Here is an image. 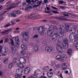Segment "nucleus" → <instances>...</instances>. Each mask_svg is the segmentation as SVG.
I'll list each match as a JSON object with an SVG mask.
<instances>
[{
	"mask_svg": "<svg viewBox=\"0 0 78 78\" xmlns=\"http://www.w3.org/2000/svg\"><path fill=\"white\" fill-rule=\"evenodd\" d=\"M21 47L22 48V50H25L27 49V46L25 45H24L23 44H22L21 46Z\"/></svg>",
	"mask_w": 78,
	"mask_h": 78,
	"instance_id": "6ab92c4d",
	"label": "nucleus"
},
{
	"mask_svg": "<svg viewBox=\"0 0 78 78\" xmlns=\"http://www.w3.org/2000/svg\"><path fill=\"white\" fill-rule=\"evenodd\" d=\"M62 57L61 55H58L56 56V58L57 59V60H59V59H61Z\"/></svg>",
	"mask_w": 78,
	"mask_h": 78,
	"instance_id": "5701e85b",
	"label": "nucleus"
},
{
	"mask_svg": "<svg viewBox=\"0 0 78 78\" xmlns=\"http://www.w3.org/2000/svg\"><path fill=\"white\" fill-rule=\"evenodd\" d=\"M30 72V68L27 67L24 69V73L25 74H28Z\"/></svg>",
	"mask_w": 78,
	"mask_h": 78,
	"instance_id": "ddd939ff",
	"label": "nucleus"
},
{
	"mask_svg": "<svg viewBox=\"0 0 78 78\" xmlns=\"http://www.w3.org/2000/svg\"><path fill=\"white\" fill-rule=\"evenodd\" d=\"M45 49L46 51L48 52H51V51H53V48L51 47L47 46L46 47Z\"/></svg>",
	"mask_w": 78,
	"mask_h": 78,
	"instance_id": "6e6552de",
	"label": "nucleus"
},
{
	"mask_svg": "<svg viewBox=\"0 0 78 78\" xmlns=\"http://www.w3.org/2000/svg\"><path fill=\"white\" fill-rule=\"evenodd\" d=\"M12 30L11 29H9L7 30H4L0 32L1 34H4V35L8 34L9 33L12 32Z\"/></svg>",
	"mask_w": 78,
	"mask_h": 78,
	"instance_id": "0eeeda50",
	"label": "nucleus"
},
{
	"mask_svg": "<svg viewBox=\"0 0 78 78\" xmlns=\"http://www.w3.org/2000/svg\"><path fill=\"white\" fill-rule=\"evenodd\" d=\"M11 24V23H8L6 25L4 26V28H6L7 27H9Z\"/></svg>",
	"mask_w": 78,
	"mask_h": 78,
	"instance_id": "72a5a7b5",
	"label": "nucleus"
},
{
	"mask_svg": "<svg viewBox=\"0 0 78 78\" xmlns=\"http://www.w3.org/2000/svg\"><path fill=\"white\" fill-rule=\"evenodd\" d=\"M11 51L13 53H15L16 52V49L15 48V46H12L11 48Z\"/></svg>",
	"mask_w": 78,
	"mask_h": 78,
	"instance_id": "dca6fc26",
	"label": "nucleus"
},
{
	"mask_svg": "<svg viewBox=\"0 0 78 78\" xmlns=\"http://www.w3.org/2000/svg\"><path fill=\"white\" fill-rule=\"evenodd\" d=\"M74 38H75L74 39V41H75V42H76V41H77L78 40V35H76L74 37Z\"/></svg>",
	"mask_w": 78,
	"mask_h": 78,
	"instance_id": "7c9ffc66",
	"label": "nucleus"
},
{
	"mask_svg": "<svg viewBox=\"0 0 78 78\" xmlns=\"http://www.w3.org/2000/svg\"><path fill=\"white\" fill-rule=\"evenodd\" d=\"M19 37L17 36L15 38V41L16 42H19Z\"/></svg>",
	"mask_w": 78,
	"mask_h": 78,
	"instance_id": "c85d7f7f",
	"label": "nucleus"
},
{
	"mask_svg": "<svg viewBox=\"0 0 78 78\" xmlns=\"http://www.w3.org/2000/svg\"><path fill=\"white\" fill-rule=\"evenodd\" d=\"M11 43L12 45V46H14V41L12 40H11Z\"/></svg>",
	"mask_w": 78,
	"mask_h": 78,
	"instance_id": "58836bf2",
	"label": "nucleus"
},
{
	"mask_svg": "<svg viewBox=\"0 0 78 78\" xmlns=\"http://www.w3.org/2000/svg\"><path fill=\"white\" fill-rule=\"evenodd\" d=\"M63 3H64V1H59V3H60V4H62Z\"/></svg>",
	"mask_w": 78,
	"mask_h": 78,
	"instance_id": "bf43d9fd",
	"label": "nucleus"
},
{
	"mask_svg": "<svg viewBox=\"0 0 78 78\" xmlns=\"http://www.w3.org/2000/svg\"><path fill=\"white\" fill-rule=\"evenodd\" d=\"M11 23H12V25H15V24H16L15 23H14V22H13L12 21H11Z\"/></svg>",
	"mask_w": 78,
	"mask_h": 78,
	"instance_id": "8fccbe9b",
	"label": "nucleus"
},
{
	"mask_svg": "<svg viewBox=\"0 0 78 78\" xmlns=\"http://www.w3.org/2000/svg\"><path fill=\"white\" fill-rule=\"evenodd\" d=\"M51 8H53V9H58L57 8H56L54 7V6H51Z\"/></svg>",
	"mask_w": 78,
	"mask_h": 78,
	"instance_id": "4d7b16f0",
	"label": "nucleus"
},
{
	"mask_svg": "<svg viewBox=\"0 0 78 78\" xmlns=\"http://www.w3.org/2000/svg\"><path fill=\"white\" fill-rule=\"evenodd\" d=\"M59 34H58V33L57 31H56L55 32L54 34L52 36V40H53L54 39L57 38L58 36L59 38H61L62 37V35L61 33V32L59 31Z\"/></svg>",
	"mask_w": 78,
	"mask_h": 78,
	"instance_id": "f03ea898",
	"label": "nucleus"
},
{
	"mask_svg": "<svg viewBox=\"0 0 78 78\" xmlns=\"http://www.w3.org/2000/svg\"><path fill=\"white\" fill-rule=\"evenodd\" d=\"M27 7L29 9H31L33 8L32 6H31V5L29 4L27 5Z\"/></svg>",
	"mask_w": 78,
	"mask_h": 78,
	"instance_id": "cd10ccee",
	"label": "nucleus"
},
{
	"mask_svg": "<svg viewBox=\"0 0 78 78\" xmlns=\"http://www.w3.org/2000/svg\"><path fill=\"white\" fill-rule=\"evenodd\" d=\"M15 45L16 47L18 48L19 47V42H15Z\"/></svg>",
	"mask_w": 78,
	"mask_h": 78,
	"instance_id": "c756f323",
	"label": "nucleus"
},
{
	"mask_svg": "<svg viewBox=\"0 0 78 78\" xmlns=\"http://www.w3.org/2000/svg\"><path fill=\"white\" fill-rule=\"evenodd\" d=\"M72 51L71 49H69L67 51V52L68 55H71V53H72Z\"/></svg>",
	"mask_w": 78,
	"mask_h": 78,
	"instance_id": "bb28decb",
	"label": "nucleus"
},
{
	"mask_svg": "<svg viewBox=\"0 0 78 78\" xmlns=\"http://www.w3.org/2000/svg\"><path fill=\"white\" fill-rule=\"evenodd\" d=\"M70 30L71 33H72V34H73L75 33V29L74 27H71L70 29Z\"/></svg>",
	"mask_w": 78,
	"mask_h": 78,
	"instance_id": "4be33fe9",
	"label": "nucleus"
},
{
	"mask_svg": "<svg viewBox=\"0 0 78 78\" xmlns=\"http://www.w3.org/2000/svg\"><path fill=\"white\" fill-rule=\"evenodd\" d=\"M17 65L18 67H20L21 68H23L24 67V66L22 63H17Z\"/></svg>",
	"mask_w": 78,
	"mask_h": 78,
	"instance_id": "a211bd4d",
	"label": "nucleus"
},
{
	"mask_svg": "<svg viewBox=\"0 0 78 78\" xmlns=\"http://www.w3.org/2000/svg\"><path fill=\"white\" fill-rule=\"evenodd\" d=\"M62 67L63 68V70H65V69L67 68V65H66V63H64L62 66Z\"/></svg>",
	"mask_w": 78,
	"mask_h": 78,
	"instance_id": "393cba45",
	"label": "nucleus"
},
{
	"mask_svg": "<svg viewBox=\"0 0 78 78\" xmlns=\"http://www.w3.org/2000/svg\"><path fill=\"white\" fill-rule=\"evenodd\" d=\"M54 69L55 70H57V69H58L57 67H56V65L54 66Z\"/></svg>",
	"mask_w": 78,
	"mask_h": 78,
	"instance_id": "69168bd1",
	"label": "nucleus"
},
{
	"mask_svg": "<svg viewBox=\"0 0 78 78\" xmlns=\"http://www.w3.org/2000/svg\"><path fill=\"white\" fill-rule=\"evenodd\" d=\"M27 5V2H24L22 5V6H25V5Z\"/></svg>",
	"mask_w": 78,
	"mask_h": 78,
	"instance_id": "864d4df0",
	"label": "nucleus"
},
{
	"mask_svg": "<svg viewBox=\"0 0 78 78\" xmlns=\"http://www.w3.org/2000/svg\"><path fill=\"white\" fill-rule=\"evenodd\" d=\"M26 2L28 3H31V1L30 0H27Z\"/></svg>",
	"mask_w": 78,
	"mask_h": 78,
	"instance_id": "603ef678",
	"label": "nucleus"
},
{
	"mask_svg": "<svg viewBox=\"0 0 78 78\" xmlns=\"http://www.w3.org/2000/svg\"><path fill=\"white\" fill-rule=\"evenodd\" d=\"M58 26L59 27V28L63 33L65 32V29L64 26L61 24H58Z\"/></svg>",
	"mask_w": 78,
	"mask_h": 78,
	"instance_id": "9d476101",
	"label": "nucleus"
},
{
	"mask_svg": "<svg viewBox=\"0 0 78 78\" xmlns=\"http://www.w3.org/2000/svg\"><path fill=\"white\" fill-rule=\"evenodd\" d=\"M51 66L53 67L55 66H56V63H55V62H51Z\"/></svg>",
	"mask_w": 78,
	"mask_h": 78,
	"instance_id": "79ce46f5",
	"label": "nucleus"
},
{
	"mask_svg": "<svg viewBox=\"0 0 78 78\" xmlns=\"http://www.w3.org/2000/svg\"><path fill=\"white\" fill-rule=\"evenodd\" d=\"M16 8V6H12V7H10L9 8H8L7 9H8V10H10V9H11L13 8Z\"/></svg>",
	"mask_w": 78,
	"mask_h": 78,
	"instance_id": "c9c22d12",
	"label": "nucleus"
},
{
	"mask_svg": "<svg viewBox=\"0 0 78 78\" xmlns=\"http://www.w3.org/2000/svg\"><path fill=\"white\" fill-rule=\"evenodd\" d=\"M47 2H48V1H47V0H44V3H47Z\"/></svg>",
	"mask_w": 78,
	"mask_h": 78,
	"instance_id": "338daca9",
	"label": "nucleus"
},
{
	"mask_svg": "<svg viewBox=\"0 0 78 78\" xmlns=\"http://www.w3.org/2000/svg\"><path fill=\"white\" fill-rule=\"evenodd\" d=\"M66 29L69 30V25H67L66 27Z\"/></svg>",
	"mask_w": 78,
	"mask_h": 78,
	"instance_id": "3c124183",
	"label": "nucleus"
},
{
	"mask_svg": "<svg viewBox=\"0 0 78 78\" xmlns=\"http://www.w3.org/2000/svg\"><path fill=\"white\" fill-rule=\"evenodd\" d=\"M38 6H39L38 5H34L33 7H38Z\"/></svg>",
	"mask_w": 78,
	"mask_h": 78,
	"instance_id": "774afa93",
	"label": "nucleus"
},
{
	"mask_svg": "<svg viewBox=\"0 0 78 78\" xmlns=\"http://www.w3.org/2000/svg\"><path fill=\"white\" fill-rule=\"evenodd\" d=\"M13 66V63L11 62L9 65V69H11L12 67Z\"/></svg>",
	"mask_w": 78,
	"mask_h": 78,
	"instance_id": "b1692460",
	"label": "nucleus"
},
{
	"mask_svg": "<svg viewBox=\"0 0 78 78\" xmlns=\"http://www.w3.org/2000/svg\"><path fill=\"white\" fill-rule=\"evenodd\" d=\"M40 78H47V77L44 76H42L40 77Z\"/></svg>",
	"mask_w": 78,
	"mask_h": 78,
	"instance_id": "0e129e2a",
	"label": "nucleus"
},
{
	"mask_svg": "<svg viewBox=\"0 0 78 78\" xmlns=\"http://www.w3.org/2000/svg\"><path fill=\"white\" fill-rule=\"evenodd\" d=\"M47 75L49 78H51L53 76V73L51 72H48L47 73Z\"/></svg>",
	"mask_w": 78,
	"mask_h": 78,
	"instance_id": "aec40b11",
	"label": "nucleus"
},
{
	"mask_svg": "<svg viewBox=\"0 0 78 78\" xmlns=\"http://www.w3.org/2000/svg\"><path fill=\"white\" fill-rule=\"evenodd\" d=\"M38 30L39 31V33H40V34L41 36H44V27L43 26H41L39 27L38 29Z\"/></svg>",
	"mask_w": 78,
	"mask_h": 78,
	"instance_id": "39448f33",
	"label": "nucleus"
},
{
	"mask_svg": "<svg viewBox=\"0 0 78 78\" xmlns=\"http://www.w3.org/2000/svg\"><path fill=\"white\" fill-rule=\"evenodd\" d=\"M38 35H35L34 37L33 38H34L35 39H36V38H37L38 37Z\"/></svg>",
	"mask_w": 78,
	"mask_h": 78,
	"instance_id": "a18cd8bd",
	"label": "nucleus"
},
{
	"mask_svg": "<svg viewBox=\"0 0 78 78\" xmlns=\"http://www.w3.org/2000/svg\"><path fill=\"white\" fill-rule=\"evenodd\" d=\"M16 73L17 75H19L22 73H23V70L21 68H18L16 70Z\"/></svg>",
	"mask_w": 78,
	"mask_h": 78,
	"instance_id": "1a4fd4ad",
	"label": "nucleus"
},
{
	"mask_svg": "<svg viewBox=\"0 0 78 78\" xmlns=\"http://www.w3.org/2000/svg\"><path fill=\"white\" fill-rule=\"evenodd\" d=\"M2 51L4 53H6L8 51V48L5 47L4 48H2Z\"/></svg>",
	"mask_w": 78,
	"mask_h": 78,
	"instance_id": "f3484780",
	"label": "nucleus"
},
{
	"mask_svg": "<svg viewBox=\"0 0 78 78\" xmlns=\"http://www.w3.org/2000/svg\"><path fill=\"white\" fill-rule=\"evenodd\" d=\"M3 8V6L0 5V10H2V9Z\"/></svg>",
	"mask_w": 78,
	"mask_h": 78,
	"instance_id": "13d9d810",
	"label": "nucleus"
},
{
	"mask_svg": "<svg viewBox=\"0 0 78 78\" xmlns=\"http://www.w3.org/2000/svg\"><path fill=\"white\" fill-rule=\"evenodd\" d=\"M64 59H66L67 58V55H64L63 56V57H62Z\"/></svg>",
	"mask_w": 78,
	"mask_h": 78,
	"instance_id": "49530a36",
	"label": "nucleus"
},
{
	"mask_svg": "<svg viewBox=\"0 0 78 78\" xmlns=\"http://www.w3.org/2000/svg\"><path fill=\"white\" fill-rule=\"evenodd\" d=\"M61 61L62 62H64V60H66V59H65L64 58H63L62 57H61Z\"/></svg>",
	"mask_w": 78,
	"mask_h": 78,
	"instance_id": "5fc2aeb1",
	"label": "nucleus"
},
{
	"mask_svg": "<svg viewBox=\"0 0 78 78\" xmlns=\"http://www.w3.org/2000/svg\"><path fill=\"white\" fill-rule=\"evenodd\" d=\"M5 47V46H3V45H0V50H3V48H4Z\"/></svg>",
	"mask_w": 78,
	"mask_h": 78,
	"instance_id": "37998d69",
	"label": "nucleus"
},
{
	"mask_svg": "<svg viewBox=\"0 0 78 78\" xmlns=\"http://www.w3.org/2000/svg\"><path fill=\"white\" fill-rule=\"evenodd\" d=\"M21 12V11H20V10L17 11L16 14H19Z\"/></svg>",
	"mask_w": 78,
	"mask_h": 78,
	"instance_id": "de8ad7c7",
	"label": "nucleus"
},
{
	"mask_svg": "<svg viewBox=\"0 0 78 78\" xmlns=\"http://www.w3.org/2000/svg\"><path fill=\"white\" fill-rule=\"evenodd\" d=\"M15 78H20L22 77V76L20 75H16L15 76Z\"/></svg>",
	"mask_w": 78,
	"mask_h": 78,
	"instance_id": "e433bc0d",
	"label": "nucleus"
},
{
	"mask_svg": "<svg viewBox=\"0 0 78 78\" xmlns=\"http://www.w3.org/2000/svg\"><path fill=\"white\" fill-rule=\"evenodd\" d=\"M42 73V71L40 70V69H37V70L35 71V73L33 75H31V77L32 78H36V76L37 75H40Z\"/></svg>",
	"mask_w": 78,
	"mask_h": 78,
	"instance_id": "20e7f679",
	"label": "nucleus"
},
{
	"mask_svg": "<svg viewBox=\"0 0 78 78\" xmlns=\"http://www.w3.org/2000/svg\"><path fill=\"white\" fill-rule=\"evenodd\" d=\"M12 2L11 1H9L6 4V6H8L10 5L11 4Z\"/></svg>",
	"mask_w": 78,
	"mask_h": 78,
	"instance_id": "2f4dec72",
	"label": "nucleus"
},
{
	"mask_svg": "<svg viewBox=\"0 0 78 78\" xmlns=\"http://www.w3.org/2000/svg\"><path fill=\"white\" fill-rule=\"evenodd\" d=\"M60 8L61 9H66V7L64 6H60Z\"/></svg>",
	"mask_w": 78,
	"mask_h": 78,
	"instance_id": "c03bdc74",
	"label": "nucleus"
},
{
	"mask_svg": "<svg viewBox=\"0 0 78 78\" xmlns=\"http://www.w3.org/2000/svg\"><path fill=\"white\" fill-rule=\"evenodd\" d=\"M10 15L11 17H16V15L14 13H11Z\"/></svg>",
	"mask_w": 78,
	"mask_h": 78,
	"instance_id": "f704fd0d",
	"label": "nucleus"
},
{
	"mask_svg": "<svg viewBox=\"0 0 78 78\" xmlns=\"http://www.w3.org/2000/svg\"><path fill=\"white\" fill-rule=\"evenodd\" d=\"M56 50L60 53L64 52L65 50L64 48L61 47V45L60 44H57L56 45Z\"/></svg>",
	"mask_w": 78,
	"mask_h": 78,
	"instance_id": "7ed1b4c3",
	"label": "nucleus"
},
{
	"mask_svg": "<svg viewBox=\"0 0 78 78\" xmlns=\"http://www.w3.org/2000/svg\"><path fill=\"white\" fill-rule=\"evenodd\" d=\"M9 59V58H5L3 61L4 63V64H7L8 62Z\"/></svg>",
	"mask_w": 78,
	"mask_h": 78,
	"instance_id": "412c9836",
	"label": "nucleus"
},
{
	"mask_svg": "<svg viewBox=\"0 0 78 78\" xmlns=\"http://www.w3.org/2000/svg\"><path fill=\"white\" fill-rule=\"evenodd\" d=\"M54 30V26L52 25L50 27H49L48 31H47V34L51 36H52L53 34V30Z\"/></svg>",
	"mask_w": 78,
	"mask_h": 78,
	"instance_id": "f257e3e1",
	"label": "nucleus"
},
{
	"mask_svg": "<svg viewBox=\"0 0 78 78\" xmlns=\"http://www.w3.org/2000/svg\"><path fill=\"white\" fill-rule=\"evenodd\" d=\"M46 13H48V14H50L51 12L50 11H46Z\"/></svg>",
	"mask_w": 78,
	"mask_h": 78,
	"instance_id": "052dcab7",
	"label": "nucleus"
},
{
	"mask_svg": "<svg viewBox=\"0 0 78 78\" xmlns=\"http://www.w3.org/2000/svg\"><path fill=\"white\" fill-rule=\"evenodd\" d=\"M76 48L78 49V42L76 43Z\"/></svg>",
	"mask_w": 78,
	"mask_h": 78,
	"instance_id": "6e6d98bb",
	"label": "nucleus"
},
{
	"mask_svg": "<svg viewBox=\"0 0 78 78\" xmlns=\"http://www.w3.org/2000/svg\"><path fill=\"white\" fill-rule=\"evenodd\" d=\"M5 0H0V3H2Z\"/></svg>",
	"mask_w": 78,
	"mask_h": 78,
	"instance_id": "e2e57ef3",
	"label": "nucleus"
},
{
	"mask_svg": "<svg viewBox=\"0 0 78 78\" xmlns=\"http://www.w3.org/2000/svg\"><path fill=\"white\" fill-rule=\"evenodd\" d=\"M37 4L38 6H41L42 4V2L41 1H38L37 2Z\"/></svg>",
	"mask_w": 78,
	"mask_h": 78,
	"instance_id": "a878e982",
	"label": "nucleus"
},
{
	"mask_svg": "<svg viewBox=\"0 0 78 78\" xmlns=\"http://www.w3.org/2000/svg\"><path fill=\"white\" fill-rule=\"evenodd\" d=\"M68 45V40L67 39H66L64 40L62 44V46L65 48H67Z\"/></svg>",
	"mask_w": 78,
	"mask_h": 78,
	"instance_id": "423d86ee",
	"label": "nucleus"
},
{
	"mask_svg": "<svg viewBox=\"0 0 78 78\" xmlns=\"http://www.w3.org/2000/svg\"><path fill=\"white\" fill-rule=\"evenodd\" d=\"M52 12L54 13V14H59V12L56 11H52Z\"/></svg>",
	"mask_w": 78,
	"mask_h": 78,
	"instance_id": "a19ab883",
	"label": "nucleus"
},
{
	"mask_svg": "<svg viewBox=\"0 0 78 78\" xmlns=\"http://www.w3.org/2000/svg\"><path fill=\"white\" fill-rule=\"evenodd\" d=\"M25 51L24 50H22L21 51V55H25V53H26Z\"/></svg>",
	"mask_w": 78,
	"mask_h": 78,
	"instance_id": "4c0bfd02",
	"label": "nucleus"
},
{
	"mask_svg": "<svg viewBox=\"0 0 78 78\" xmlns=\"http://www.w3.org/2000/svg\"><path fill=\"white\" fill-rule=\"evenodd\" d=\"M75 36H76V34H75V33L71 34H70L69 37L70 40L71 41L73 40V39H74V38H75Z\"/></svg>",
	"mask_w": 78,
	"mask_h": 78,
	"instance_id": "4468645a",
	"label": "nucleus"
},
{
	"mask_svg": "<svg viewBox=\"0 0 78 78\" xmlns=\"http://www.w3.org/2000/svg\"><path fill=\"white\" fill-rule=\"evenodd\" d=\"M18 60L20 62H22L23 64H25L26 62V59L23 57L19 58L18 59Z\"/></svg>",
	"mask_w": 78,
	"mask_h": 78,
	"instance_id": "9b49d317",
	"label": "nucleus"
},
{
	"mask_svg": "<svg viewBox=\"0 0 78 78\" xmlns=\"http://www.w3.org/2000/svg\"><path fill=\"white\" fill-rule=\"evenodd\" d=\"M39 48V45L38 44H36L34 47V51H36V52H37L38 51Z\"/></svg>",
	"mask_w": 78,
	"mask_h": 78,
	"instance_id": "2eb2a0df",
	"label": "nucleus"
},
{
	"mask_svg": "<svg viewBox=\"0 0 78 78\" xmlns=\"http://www.w3.org/2000/svg\"><path fill=\"white\" fill-rule=\"evenodd\" d=\"M30 10V9L27 7L25 8V11L26 12H28V11Z\"/></svg>",
	"mask_w": 78,
	"mask_h": 78,
	"instance_id": "ea45409f",
	"label": "nucleus"
},
{
	"mask_svg": "<svg viewBox=\"0 0 78 78\" xmlns=\"http://www.w3.org/2000/svg\"><path fill=\"white\" fill-rule=\"evenodd\" d=\"M8 41H9V39H6L4 41V43H6V42H8Z\"/></svg>",
	"mask_w": 78,
	"mask_h": 78,
	"instance_id": "09e8293b",
	"label": "nucleus"
},
{
	"mask_svg": "<svg viewBox=\"0 0 78 78\" xmlns=\"http://www.w3.org/2000/svg\"><path fill=\"white\" fill-rule=\"evenodd\" d=\"M23 37L25 39H28L29 37L28 36V32H25L23 34Z\"/></svg>",
	"mask_w": 78,
	"mask_h": 78,
	"instance_id": "f8f14e48",
	"label": "nucleus"
},
{
	"mask_svg": "<svg viewBox=\"0 0 78 78\" xmlns=\"http://www.w3.org/2000/svg\"><path fill=\"white\" fill-rule=\"evenodd\" d=\"M8 12V11H4V12H2L1 13V16H3V15L5 14L6 12Z\"/></svg>",
	"mask_w": 78,
	"mask_h": 78,
	"instance_id": "473e14b6",
	"label": "nucleus"
},
{
	"mask_svg": "<svg viewBox=\"0 0 78 78\" xmlns=\"http://www.w3.org/2000/svg\"><path fill=\"white\" fill-rule=\"evenodd\" d=\"M2 44L3 43V40H1V41H0V44H2Z\"/></svg>",
	"mask_w": 78,
	"mask_h": 78,
	"instance_id": "680f3d73",
	"label": "nucleus"
}]
</instances>
